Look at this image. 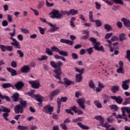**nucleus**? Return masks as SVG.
<instances>
[{"mask_svg":"<svg viewBox=\"0 0 130 130\" xmlns=\"http://www.w3.org/2000/svg\"><path fill=\"white\" fill-rule=\"evenodd\" d=\"M11 66L12 68H16L17 67V62L16 61H12L11 63Z\"/></svg>","mask_w":130,"mask_h":130,"instance_id":"13d9d810","label":"nucleus"},{"mask_svg":"<svg viewBox=\"0 0 130 130\" xmlns=\"http://www.w3.org/2000/svg\"><path fill=\"white\" fill-rule=\"evenodd\" d=\"M9 113H4L3 114V116L4 118V119H5V120H6L7 121H9V118H8V117H9Z\"/></svg>","mask_w":130,"mask_h":130,"instance_id":"79ce46f5","label":"nucleus"},{"mask_svg":"<svg viewBox=\"0 0 130 130\" xmlns=\"http://www.w3.org/2000/svg\"><path fill=\"white\" fill-rule=\"evenodd\" d=\"M7 19L8 20V22L11 23L12 21H13V18L12 17V16H11L10 14L7 15Z\"/></svg>","mask_w":130,"mask_h":130,"instance_id":"774afa93","label":"nucleus"},{"mask_svg":"<svg viewBox=\"0 0 130 130\" xmlns=\"http://www.w3.org/2000/svg\"><path fill=\"white\" fill-rule=\"evenodd\" d=\"M71 55L73 59H78L79 58V56L76 53H73Z\"/></svg>","mask_w":130,"mask_h":130,"instance_id":"69168bd1","label":"nucleus"},{"mask_svg":"<svg viewBox=\"0 0 130 130\" xmlns=\"http://www.w3.org/2000/svg\"><path fill=\"white\" fill-rule=\"evenodd\" d=\"M117 73H118V74H124V70H123V68L119 67L117 70Z\"/></svg>","mask_w":130,"mask_h":130,"instance_id":"09e8293b","label":"nucleus"},{"mask_svg":"<svg viewBox=\"0 0 130 130\" xmlns=\"http://www.w3.org/2000/svg\"><path fill=\"white\" fill-rule=\"evenodd\" d=\"M49 26L52 27L50 30H49V32H51V33H53V32H55V31H57V30L59 29V27L56 26V24L49 23Z\"/></svg>","mask_w":130,"mask_h":130,"instance_id":"ddd939ff","label":"nucleus"},{"mask_svg":"<svg viewBox=\"0 0 130 130\" xmlns=\"http://www.w3.org/2000/svg\"><path fill=\"white\" fill-rule=\"evenodd\" d=\"M54 58H55V59H61V60H62L63 61H66V58H64V57L62 56H59L58 55H54Z\"/></svg>","mask_w":130,"mask_h":130,"instance_id":"c85d7f7f","label":"nucleus"},{"mask_svg":"<svg viewBox=\"0 0 130 130\" xmlns=\"http://www.w3.org/2000/svg\"><path fill=\"white\" fill-rule=\"evenodd\" d=\"M59 93H60V90L59 89H55L49 95V97L52 98V97H54V96H57Z\"/></svg>","mask_w":130,"mask_h":130,"instance_id":"a211bd4d","label":"nucleus"},{"mask_svg":"<svg viewBox=\"0 0 130 130\" xmlns=\"http://www.w3.org/2000/svg\"><path fill=\"white\" fill-rule=\"evenodd\" d=\"M74 21H76V18L75 17H73L70 20V26L73 28H75V27H76L75 23H74Z\"/></svg>","mask_w":130,"mask_h":130,"instance_id":"2f4dec72","label":"nucleus"},{"mask_svg":"<svg viewBox=\"0 0 130 130\" xmlns=\"http://www.w3.org/2000/svg\"><path fill=\"white\" fill-rule=\"evenodd\" d=\"M77 125H79L80 126V127H81V128H82V129H89L90 128V127H89V126H86V125L82 124L81 122H78L77 123Z\"/></svg>","mask_w":130,"mask_h":130,"instance_id":"bb28decb","label":"nucleus"},{"mask_svg":"<svg viewBox=\"0 0 130 130\" xmlns=\"http://www.w3.org/2000/svg\"><path fill=\"white\" fill-rule=\"evenodd\" d=\"M75 70L76 72H77V73H79V74L78 75H83V74H84V71H85V69L84 68L80 69L76 67L75 68Z\"/></svg>","mask_w":130,"mask_h":130,"instance_id":"c756f323","label":"nucleus"},{"mask_svg":"<svg viewBox=\"0 0 130 130\" xmlns=\"http://www.w3.org/2000/svg\"><path fill=\"white\" fill-rule=\"evenodd\" d=\"M2 107H3V109H2V112H5V113H10L11 112V109L7 107H4L3 106Z\"/></svg>","mask_w":130,"mask_h":130,"instance_id":"c9c22d12","label":"nucleus"},{"mask_svg":"<svg viewBox=\"0 0 130 130\" xmlns=\"http://www.w3.org/2000/svg\"><path fill=\"white\" fill-rule=\"evenodd\" d=\"M89 41L92 42L93 46V48H94L95 50L102 51V52H105V50L104 49L103 46H100L101 44L100 43V42H97V40H96V39H95L94 38H89Z\"/></svg>","mask_w":130,"mask_h":130,"instance_id":"7ed1b4c3","label":"nucleus"},{"mask_svg":"<svg viewBox=\"0 0 130 130\" xmlns=\"http://www.w3.org/2000/svg\"><path fill=\"white\" fill-rule=\"evenodd\" d=\"M28 83L31 85L32 88L34 89H39L41 86L39 80L29 81H28Z\"/></svg>","mask_w":130,"mask_h":130,"instance_id":"423d86ee","label":"nucleus"},{"mask_svg":"<svg viewBox=\"0 0 130 130\" xmlns=\"http://www.w3.org/2000/svg\"><path fill=\"white\" fill-rule=\"evenodd\" d=\"M48 56L47 55H42L41 58H39L37 59L38 60L40 61H43V60H46L48 59Z\"/></svg>","mask_w":130,"mask_h":130,"instance_id":"473e14b6","label":"nucleus"},{"mask_svg":"<svg viewBox=\"0 0 130 130\" xmlns=\"http://www.w3.org/2000/svg\"><path fill=\"white\" fill-rule=\"evenodd\" d=\"M19 93H15L13 94V95L12 96V100L14 101V102H17L18 100H19Z\"/></svg>","mask_w":130,"mask_h":130,"instance_id":"5701e85b","label":"nucleus"},{"mask_svg":"<svg viewBox=\"0 0 130 130\" xmlns=\"http://www.w3.org/2000/svg\"><path fill=\"white\" fill-rule=\"evenodd\" d=\"M57 113H59V112H60V105H61V103H60V100H58L57 101Z\"/></svg>","mask_w":130,"mask_h":130,"instance_id":"e433bc0d","label":"nucleus"},{"mask_svg":"<svg viewBox=\"0 0 130 130\" xmlns=\"http://www.w3.org/2000/svg\"><path fill=\"white\" fill-rule=\"evenodd\" d=\"M94 104L95 105L97 108H102V105L98 101H94Z\"/></svg>","mask_w":130,"mask_h":130,"instance_id":"4c0bfd02","label":"nucleus"},{"mask_svg":"<svg viewBox=\"0 0 130 130\" xmlns=\"http://www.w3.org/2000/svg\"><path fill=\"white\" fill-rule=\"evenodd\" d=\"M88 86L90 88L93 89L94 91L96 90V86L95 85L94 81H93L92 80H89L88 82Z\"/></svg>","mask_w":130,"mask_h":130,"instance_id":"6ab92c4d","label":"nucleus"},{"mask_svg":"<svg viewBox=\"0 0 130 130\" xmlns=\"http://www.w3.org/2000/svg\"><path fill=\"white\" fill-rule=\"evenodd\" d=\"M125 111L129 114L130 113V108L123 107L121 108L122 115L124 117H123V119H124L125 121H127V116L125 114Z\"/></svg>","mask_w":130,"mask_h":130,"instance_id":"39448f33","label":"nucleus"},{"mask_svg":"<svg viewBox=\"0 0 130 130\" xmlns=\"http://www.w3.org/2000/svg\"><path fill=\"white\" fill-rule=\"evenodd\" d=\"M82 80H83V76H82V75L77 74L76 75V81L77 82V83L82 82Z\"/></svg>","mask_w":130,"mask_h":130,"instance_id":"b1692460","label":"nucleus"},{"mask_svg":"<svg viewBox=\"0 0 130 130\" xmlns=\"http://www.w3.org/2000/svg\"><path fill=\"white\" fill-rule=\"evenodd\" d=\"M78 14V10L75 9H71L68 11V16L72 15V16H75Z\"/></svg>","mask_w":130,"mask_h":130,"instance_id":"412c9836","label":"nucleus"},{"mask_svg":"<svg viewBox=\"0 0 130 130\" xmlns=\"http://www.w3.org/2000/svg\"><path fill=\"white\" fill-rule=\"evenodd\" d=\"M49 15L51 16L50 18L52 19H61V18L63 17V15L69 16V11L61 10L60 12H59V11L56 9H53Z\"/></svg>","mask_w":130,"mask_h":130,"instance_id":"f03ea898","label":"nucleus"},{"mask_svg":"<svg viewBox=\"0 0 130 130\" xmlns=\"http://www.w3.org/2000/svg\"><path fill=\"white\" fill-rule=\"evenodd\" d=\"M35 97L37 98V101L38 102H42V100H43V98L41 95H35Z\"/></svg>","mask_w":130,"mask_h":130,"instance_id":"de8ad7c7","label":"nucleus"},{"mask_svg":"<svg viewBox=\"0 0 130 130\" xmlns=\"http://www.w3.org/2000/svg\"><path fill=\"white\" fill-rule=\"evenodd\" d=\"M109 107L111 108V109L114 110V111H117V110H118V107L115 105H110L109 106Z\"/></svg>","mask_w":130,"mask_h":130,"instance_id":"a18cd8bd","label":"nucleus"},{"mask_svg":"<svg viewBox=\"0 0 130 130\" xmlns=\"http://www.w3.org/2000/svg\"><path fill=\"white\" fill-rule=\"evenodd\" d=\"M2 87L4 89H7V88H10V87H12V85L11 83H5L2 85Z\"/></svg>","mask_w":130,"mask_h":130,"instance_id":"c03bdc74","label":"nucleus"},{"mask_svg":"<svg viewBox=\"0 0 130 130\" xmlns=\"http://www.w3.org/2000/svg\"><path fill=\"white\" fill-rule=\"evenodd\" d=\"M127 104H130L129 100L128 98H125V101L123 103V105L125 106L127 105Z\"/></svg>","mask_w":130,"mask_h":130,"instance_id":"6e6d98bb","label":"nucleus"},{"mask_svg":"<svg viewBox=\"0 0 130 130\" xmlns=\"http://www.w3.org/2000/svg\"><path fill=\"white\" fill-rule=\"evenodd\" d=\"M46 5L47 6V7H53V6H54V4L49 3V2H48V1L46 0Z\"/></svg>","mask_w":130,"mask_h":130,"instance_id":"0e129e2a","label":"nucleus"},{"mask_svg":"<svg viewBox=\"0 0 130 130\" xmlns=\"http://www.w3.org/2000/svg\"><path fill=\"white\" fill-rule=\"evenodd\" d=\"M51 49L52 50V51H54L55 52H59V49L55 46H52L51 48Z\"/></svg>","mask_w":130,"mask_h":130,"instance_id":"864d4df0","label":"nucleus"},{"mask_svg":"<svg viewBox=\"0 0 130 130\" xmlns=\"http://www.w3.org/2000/svg\"><path fill=\"white\" fill-rule=\"evenodd\" d=\"M63 81H64V84H65V85H67V86H70V85H71V84H73V81L69 80V79L67 78H64Z\"/></svg>","mask_w":130,"mask_h":130,"instance_id":"393cba45","label":"nucleus"},{"mask_svg":"<svg viewBox=\"0 0 130 130\" xmlns=\"http://www.w3.org/2000/svg\"><path fill=\"white\" fill-rule=\"evenodd\" d=\"M70 109H71V110H73V111H74L75 113H78V110H77V109H78V108H77L76 106H74L72 107H71Z\"/></svg>","mask_w":130,"mask_h":130,"instance_id":"bf43d9fd","label":"nucleus"},{"mask_svg":"<svg viewBox=\"0 0 130 130\" xmlns=\"http://www.w3.org/2000/svg\"><path fill=\"white\" fill-rule=\"evenodd\" d=\"M58 100H60V103H61V102H67V101H68V98L67 96H62L60 98V100H58L57 99V101Z\"/></svg>","mask_w":130,"mask_h":130,"instance_id":"8fccbe9b","label":"nucleus"},{"mask_svg":"<svg viewBox=\"0 0 130 130\" xmlns=\"http://www.w3.org/2000/svg\"><path fill=\"white\" fill-rule=\"evenodd\" d=\"M86 51L88 52L89 55H91L93 52V48L90 47L88 49H86Z\"/></svg>","mask_w":130,"mask_h":130,"instance_id":"603ef678","label":"nucleus"},{"mask_svg":"<svg viewBox=\"0 0 130 130\" xmlns=\"http://www.w3.org/2000/svg\"><path fill=\"white\" fill-rule=\"evenodd\" d=\"M76 102L82 109H85V108H86V106L85 105L86 99H85V98H82L78 99L76 100Z\"/></svg>","mask_w":130,"mask_h":130,"instance_id":"6e6552de","label":"nucleus"},{"mask_svg":"<svg viewBox=\"0 0 130 130\" xmlns=\"http://www.w3.org/2000/svg\"><path fill=\"white\" fill-rule=\"evenodd\" d=\"M14 112L16 114H22L24 112V108L21 105H17L14 107Z\"/></svg>","mask_w":130,"mask_h":130,"instance_id":"1a4fd4ad","label":"nucleus"},{"mask_svg":"<svg viewBox=\"0 0 130 130\" xmlns=\"http://www.w3.org/2000/svg\"><path fill=\"white\" fill-rule=\"evenodd\" d=\"M94 119H96V120H99V121H100V123H102L103 122H104V119L103 118L102 116L100 115L96 116L94 117Z\"/></svg>","mask_w":130,"mask_h":130,"instance_id":"cd10ccee","label":"nucleus"},{"mask_svg":"<svg viewBox=\"0 0 130 130\" xmlns=\"http://www.w3.org/2000/svg\"><path fill=\"white\" fill-rule=\"evenodd\" d=\"M2 25L3 27H6V26L9 25V22H8V21L7 20H3L2 22Z\"/></svg>","mask_w":130,"mask_h":130,"instance_id":"680f3d73","label":"nucleus"},{"mask_svg":"<svg viewBox=\"0 0 130 130\" xmlns=\"http://www.w3.org/2000/svg\"><path fill=\"white\" fill-rule=\"evenodd\" d=\"M7 70L8 72L11 73V77H15V76H17L18 75L17 71L16 70L13 69V68H7Z\"/></svg>","mask_w":130,"mask_h":130,"instance_id":"2eb2a0df","label":"nucleus"},{"mask_svg":"<svg viewBox=\"0 0 130 130\" xmlns=\"http://www.w3.org/2000/svg\"><path fill=\"white\" fill-rule=\"evenodd\" d=\"M14 86L17 90H20L24 87V83H23V81H19Z\"/></svg>","mask_w":130,"mask_h":130,"instance_id":"f3484780","label":"nucleus"},{"mask_svg":"<svg viewBox=\"0 0 130 130\" xmlns=\"http://www.w3.org/2000/svg\"><path fill=\"white\" fill-rule=\"evenodd\" d=\"M126 52V58H127V59L130 62V50H127Z\"/></svg>","mask_w":130,"mask_h":130,"instance_id":"3c124183","label":"nucleus"},{"mask_svg":"<svg viewBox=\"0 0 130 130\" xmlns=\"http://www.w3.org/2000/svg\"><path fill=\"white\" fill-rule=\"evenodd\" d=\"M17 129L19 130H27L28 129V127L26 126H22L21 125H19L17 126Z\"/></svg>","mask_w":130,"mask_h":130,"instance_id":"58836bf2","label":"nucleus"},{"mask_svg":"<svg viewBox=\"0 0 130 130\" xmlns=\"http://www.w3.org/2000/svg\"><path fill=\"white\" fill-rule=\"evenodd\" d=\"M95 4L96 10H100V9H101V5L98 3V2H95Z\"/></svg>","mask_w":130,"mask_h":130,"instance_id":"338daca9","label":"nucleus"},{"mask_svg":"<svg viewBox=\"0 0 130 130\" xmlns=\"http://www.w3.org/2000/svg\"><path fill=\"white\" fill-rule=\"evenodd\" d=\"M0 48L1 49L2 51L5 52L7 50V46L0 45Z\"/></svg>","mask_w":130,"mask_h":130,"instance_id":"4d7b16f0","label":"nucleus"},{"mask_svg":"<svg viewBox=\"0 0 130 130\" xmlns=\"http://www.w3.org/2000/svg\"><path fill=\"white\" fill-rule=\"evenodd\" d=\"M17 53L19 54L20 57H24V53H23L21 50H18Z\"/></svg>","mask_w":130,"mask_h":130,"instance_id":"5fc2aeb1","label":"nucleus"},{"mask_svg":"<svg viewBox=\"0 0 130 130\" xmlns=\"http://www.w3.org/2000/svg\"><path fill=\"white\" fill-rule=\"evenodd\" d=\"M10 39L13 41L11 43V45H13L15 48H17V49H21V45H20V43L18 42L15 38L13 37H11Z\"/></svg>","mask_w":130,"mask_h":130,"instance_id":"9d476101","label":"nucleus"},{"mask_svg":"<svg viewBox=\"0 0 130 130\" xmlns=\"http://www.w3.org/2000/svg\"><path fill=\"white\" fill-rule=\"evenodd\" d=\"M119 90V86H112L111 88V91L113 92V93H115L117 91Z\"/></svg>","mask_w":130,"mask_h":130,"instance_id":"a19ab883","label":"nucleus"},{"mask_svg":"<svg viewBox=\"0 0 130 130\" xmlns=\"http://www.w3.org/2000/svg\"><path fill=\"white\" fill-rule=\"evenodd\" d=\"M122 87L123 90H128V88H129V85L128 84L130 83V79H127L122 82Z\"/></svg>","mask_w":130,"mask_h":130,"instance_id":"9b49d317","label":"nucleus"},{"mask_svg":"<svg viewBox=\"0 0 130 130\" xmlns=\"http://www.w3.org/2000/svg\"><path fill=\"white\" fill-rule=\"evenodd\" d=\"M53 107L50 106V105H47L44 107L43 111L45 113H47V114L51 115V114H52V112H53Z\"/></svg>","mask_w":130,"mask_h":130,"instance_id":"0eeeda50","label":"nucleus"},{"mask_svg":"<svg viewBox=\"0 0 130 130\" xmlns=\"http://www.w3.org/2000/svg\"><path fill=\"white\" fill-rule=\"evenodd\" d=\"M30 67L28 66H25L21 69V71L22 73H29L30 72Z\"/></svg>","mask_w":130,"mask_h":130,"instance_id":"aec40b11","label":"nucleus"},{"mask_svg":"<svg viewBox=\"0 0 130 130\" xmlns=\"http://www.w3.org/2000/svg\"><path fill=\"white\" fill-rule=\"evenodd\" d=\"M121 21L123 22L124 26L127 28H129L128 30H130V21L124 18H122L121 19Z\"/></svg>","mask_w":130,"mask_h":130,"instance_id":"dca6fc26","label":"nucleus"},{"mask_svg":"<svg viewBox=\"0 0 130 130\" xmlns=\"http://www.w3.org/2000/svg\"><path fill=\"white\" fill-rule=\"evenodd\" d=\"M89 21L91 22V23H95V25L96 27H101L102 26V22L100 20H94V18L93 17V12L90 11L89 12Z\"/></svg>","mask_w":130,"mask_h":130,"instance_id":"20e7f679","label":"nucleus"},{"mask_svg":"<svg viewBox=\"0 0 130 130\" xmlns=\"http://www.w3.org/2000/svg\"><path fill=\"white\" fill-rule=\"evenodd\" d=\"M50 64L52 68L55 69L54 70V73H55V75H54V78L57 79V80H61L60 77L61 75V68L60 67L63 66L62 62L61 61H58L55 62L54 61H51L50 62Z\"/></svg>","mask_w":130,"mask_h":130,"instance_id":"f257e3e1","label":"nucleus"},{"mask_svg":"<svg viewBox=\"0 0 130 130\" xmlns=\"http://www.w3.org/2000/svg\"><path fill=\"white\" fill-rule=\"evenodd\" d=\"M60 42H61V43H65L66 44H68V45H70V46L74 45V42L71 41L70 40L61 39L60 40Z\"/></svg>","mask_w":130,"mask_h":130,"instance_id":"4468645a","label":"nucleus"},{"mask_svg":"<svg viewBox=\"0 0 130 130\" xmlns=\"http://www.w3.org/2000/svg\"><path fill=\"white\" fill-rule=\"evenodd\" d=\"M45 53H47L48 55H53V53H52V51L50 50V49L47 48L46 49Z\"/></svg>","mask_w":130,"mask_h":130,"instance_id":"37998d69","label":"nucleus"},{"mask_svg":"<svg viewBox=\"0 0 130 130\" xmlns=\"http://www.w3.org/2000/svg\"><path fill=\"white\" fill-rule=\"evenodd\" d=\"M126 36L124 34H121L119 36L120 41H124V40H126Z\"/></svg>","mask_w":130,"mask_h":130,"instance_id":"7c9ffc66","label":"nucleus"},{"mask_svg":"<svg viewBox=\"0 0 130 130\" xmlns=\"http://www.w3.org/2000/svg\"><path fill=\"white\" fill-rule=\"evenodd\" d=\"M58 53L60 55H63V56H69V53H68V52H67L64 51H59Z\"/></svg>","mask_w":130,"mask_h":130,"instance_id":"ea45409f","label":"nucleus"},{"mask_svg":"<svg viewBox=\"0 0 130 130\" xmlns=\"http://www.w3.org/2000/svg\"><path fill=\"white\" fill-rule=\"evenodd\" d=\"M115 4H118L119 5H123V2L122 0H113Z\"/></svg>","mask_w":130,"mask_h":130,"instance_id":"052dcab7","label":"nucleus"},{"mask_svg":"<svg viewBox=\"0 0 130 130\" xmlns=\"http://www.w3.org/2000/svg\"><path fill=\"white\" fill-rule=\"evenodd\" d=\"M0 98H1V99H2L3 100H4V99H6V101H8V102H11V99L10 98V97H9V96L3 95V94H2V93H1Z\"/></svg>","mask_w":130,"mask_h":130,"instance_id":"a878e982","label":"nucleus"},{"mask_svg":"<svg viewBox=\"0 0 130 130\" xmlns=\"http://www.w3.org/2000/svg\"><path fill=\"white\" fill-rule=\"evenodd\" d=\"M110 98L112 99V100H115V101H116L118 104H121V103H122V101H123L120 96L118 97L116 96H111Z\"/></svg>","mask_w":130,"mask_h":130,"instance_id":"f8f14e48","label":"nucleus"},{"mask_svg":"<svg viewBox=\"0 0 130 130\" xmlns=\"http://www.w3.org/2000/svg\"><path fill=\"white\" fill-rule=\"evenodd\" d=\"M107 120L108 122L111 123V122H113L114 121V118H113V116H110L108 118H107Z\"/></svg>","mask_w":130,"mask_h":130,"instance_id":"49530a36","label":"nucleus"},{"mask_svg":"<svg viewBox=\"0 0 130 130\" xmlns=\"http://www.w3.org/2000/svg\"><path fill=\"white\" fill-rule=\"evenodd\" d=\"M104 28L107 32H110V31H112V30H113V28H112L109 24H105L104 25Z\"/></svg>","mask_w":130,"mask_h":130,"instance_id":"4be33fe9","label":"nucleus"},{"mask_svg":"<svg viewBox=\"0 0 130 130\" xmlns=\"http://www.w3.org/2000/svg\"><path fill=\"white\" fill-rule=\"evenodd\" d=\"M100 125L101 126H103V127H106L107 128H108L111 126V125L109 124L108 123H106L104 124V122H103L102 123H100Z\"/></svg>","mask_w":130,"mask_h":130,"instance_id":"72a5a7b5","label":"nucleus"},{"mask_svg":"<svg viewBox=\"0 0 130 130\" xmlns=\"http://www.w3.org/2000/svg\"><path fill=\"white\" fill-rule=\"evenodd\" d=\"M19 105H21V107L25 108L27 106V102L25 101L21 100L20 101V104Z\"/></svg>","mask_w":130,"mask_h":130,"instance_id":"f704fd0d","label":"nucleus"},{"mask_svg":"<svg viewBox=\"0 0 130 130\" xmlns=\"http://www.w3.org/2000/svg\"><path fill=\"white\" fill-rule=\"evenodd\" d=\"M30 10H31V11H32V12H34V13L36 16H39V12H38V11H37V10L34 9L32 8H30Z\"/></svg>","mask_w":130,"mask_h":130,"instance_id":"e2e57ef3","label":"nucleus"}]
</instances>
